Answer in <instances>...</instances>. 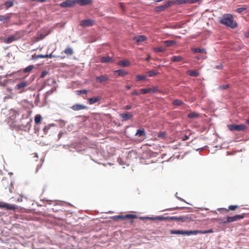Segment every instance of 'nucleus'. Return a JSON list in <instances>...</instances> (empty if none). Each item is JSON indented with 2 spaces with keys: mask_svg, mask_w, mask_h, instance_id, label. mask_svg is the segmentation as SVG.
Returning <instances> with one entry per match:
<instances>
[{
  "mask_svg": "<svg viewBox=\"0 0 249 249\" xmlns=\"http://www.w3.org/2000/svg\"><path fill=\"white\" fill-rule=\"evenodd\" d=\"M0 208H5L7 210H15L17 209V206L15 204L1 203H0Z\"/></svg>",
  "mask_w": 249,
  "mask_h": 249,
  "instance_id": "obj_11",
  "label": "nucleus"
},
{
  "mask_svg": "<svg viewBox=\"0 0 249 249\" xmlns=\"http://www.w3.org/2000/svg\"><path fill=\"white\" fill-rule=\"evenodd\" d=\"M38 170V166H37V169H36V172H37Z\"/></svg>",
  "mask_w": 249,
  "mask_h": 249,
  "instance_id": "obj_64",
  "label": "nucleus"
},
{
  "mask_svg": "<svg viewBox=\"0 0 249 249\" xmlns=\"http://www.w3.org/2000/svg\"><path fill=\"white\" fill-rule=\"evenodd\" d=\"M42 117L40 115L37 114L35 117V122L36 124H38L41 123Z\"/></svg>",
  "mask_w": 249,
  "mask_h": 249,
  "instance_id": "obj_34",
  "label": "nucleus"
},
{
  "mask_svg": "<svg viewBox=\"0 0 249 249\" xmlns=\"http://www.w3.org/2000/svg\"><path fill=\"white\" fill-rule=\"evenodd\" d=\"M186 231H182V230H171L170 233L171 234H186Z\"/></svg>",
  "mask_w": 249,
  "mask_h": 249,
  "instance_id": "obj_27",
  "label": "nucleus"
},
{
  "mask_svg": "<svg viewBox=\"0 0 249 249\" xmlns=\"http://www.w3.org/2000/svg\"><path fill=\"white\" fill-rule=\"evenodd\" d=\"M163 218L164 220H175L177 221H181L182 222H186L189 219V217L187 216H167L165 217H163Z\"/></svg>",
  "mask_w": 249,
  "mask_h": 249,
  "instance_id": "obj_6",
  "label": "nucleus"
},
{
  "mask_svg": "<svg viewBox=\"0 0 249 249\" xmlns=\"http://www.w3.org/2000/svg\"><path fill=\"white\" fill-rule=\"evenodd\" d=\"M44 56H46L47 57H46L45 58H52L53 57L52 54H45L44 55Z\"/></svg>",
  "mask_w": 249,
  "mask_h": 249,
  "instance_id": "obj_56",
  "label": "nucleus"
},
{
  "mask_svg": "<svg viewBox=\"0 0 249 249\" xmlns=\"http://www.w3.org/2000/svg\"><path fill=\"white\" fill-rule=\"evenodd\" d=\"M14 3L12 1H7L5 3V6L6 8H9L13 5Z\"/></svg>",
  "mask_w": 249,
  "mask_h": 249,
  "instance_id": "obj_45",
  "label": "nucleus"
},
{
  "mask_svg": "<svg viewBox=\"0 0 249 249\" xmlns=\"http://www.w3.org/2000/svg\"><path fill=\"white\" fill-rule=\"evenodd\" d=\"M22 201V199L21 198H19L17 200V201H18V202H21Z\"/></svg>",
  "mask_w": 249,
  "mask_h": 249,
  "instance_id": "obj_59",
  "label": "nucleus"
},
{
  "mask_svg": "<svg viewBox=\"0 0 249 249\" xmlns=\"http://www.w3.org/2000/svg\"><path fill=\"white\" fill-rule=\"evenodd\" d=\"M166 51V49L164 47H156L154 49V51L156 53H163L165 52Z\"/></svg>",
  "mask_w": 249,
  "mask_h": 249,
  "instance_id": "obj_33",
  "label": "nucleus"
},
{
  "mask_svg": "<svg viewBox=\"0 0 249 249\" xmlns=\"http://www.w3.org/2000/svg\"><path fill=\"white\" fill-rule=\"evenodd\" d=\"M196 59L198 60V59H199L200 57H199V56H196Z\"/></svg>",
  "mask_w": 249,
  "mask_h": 249,
  "instance_id": "obj_63",
  "label": "nucleus"
},
{
  "mask_svg": "<svg viewBox=\"0 0 249 249\" xmlns=\"http://www.w3.org/2000/svg\"><path fill=\"white\" fill-rule=\"evenodd\" d=\"M131 107H132L131 106L127 105L124 107V109H125L126 110H129L131 108Z\"/></svg>",
  "mask_w": 249,
  "mask_h": 249,
  "instance_id": "obj_54",
  "label": "nucleus"
},
{
  "mask_svg": "<svg viewBox=\"0 0 249 249\" xmlns=\"http://www.w3.org/2000/svg\"><path fill=\"white\" fill-rule=\"evenodd\" d=\"M186 73L190 76L197 77L199 75V72L196 70H189Z\"/></svg>",
  "mask_w": 249,
  "mask_h": 249,
  "instance_id": "obj_23",
  "label": "nucleus"
},
{
  "mask_svg": "<svg viewBox=\"0 0 249 249\" xmlns=\"http://www.w3.org/2000/svg\"><path fill=\"white\" fill-rule=\"evenodd\" d=\"M146 39V37L143 35H140L136 36H135L133 38L134 40L136 41L137 42H142L145 41Z\"/></svg>",
  "mask_w": 249,
  "mask_h": 249,
  "instance_id": "obj_20",
  "label": "nucleus"
},
{
  "mask_svg": "<svg viewBox=\"0 0 249 249\" xmlns=\"http://www.w3.org/2000/svg\"><path fill=\"white\" fill-rule=\"evenodd\" d=\"M125 88H126V89L127 90H128V89H130L131 86H125Z\"/></svg>",
  "mask_w": 249,
  "mask_h": 249,
  "instance_id": "obj_57",
  "label": "nucleus"
},
{
  "mask_svg": "<svg viewBox=\"0 0 249 249\" xmlns=\"http://www.w3.org/2000/svg\"><path fill=\"white\" fill-rule=\"evenodd\" d=\"M199 114L196 112H192L188 114V117L189 118H197Z\"/></svg>",
  "mask_w": 249,
  "mask_h": 249,
  "instance_id": "obj_30",
  "label": "nucleus"
},
{
  "mask_svg": "<svg viewBox=\"0 0 249 249\" xmlns=\"http://www.w3.org/2000/svg\"><path fill=\"white\" fill-rule=\"evenodd\" d=\"M132 95H139V93L137 90H135L132 93Z\"/></svg>",
  "mask_w": 249,
  "mask_h": 249,
  "instance_id": "obj_53",
  "label": "nucleus"
},
{
  "mask_svg": "<svg viewBox=\"0 0 249 249\" xmlns=\"http://www.w3.org/2000/svg\"><path fill=\"white\" fill-rule=\"evenodd\" d=\"M229 88V85H228V84L223 85L219 86L218 87V89H219L220 90H225V89H227Z\"/></svg>",
  "mask_w": 249,
  "mask_h": 249,
  "instance_id": "obj_44",
  "label": "nucleus"
},
{
  "mask_svg": "<svg viewBox=\"0 0 249 249\" xmlns=\"http://www.w3.org/2000/svg\"><path fill=\"white\" fill-rule=\"evenodd\" d=\"M245 214L242 213L240 214H236L233 216H228L226 221L224 222V223H231L234 221H238L240 219H243L245 217Z\"/></svg>",
  "mask_w": 249,
  "mask_h": 249,
  "instance_id": "obj_5",
  "label": "nucleus"
},
{
  "mask_svg": "<svg viewBox=\"0 0 249 249\" xmlns=\"http://www.w3.org/2000/svg\"><path fill=\"white\" fill-rule=\"evenodd\" d=\"M184 209V207H175V208H169V209H167L166 210H170V211L175 210H183Z\"/></svg>",
  "mask_w": 249,
  "mask_h": 249,
  "instance_id": "obj_48",
  "label": "nucleus"
},
{
  "mask_svg": "<svg viewBox=\"0 0 249 249\" xmlns=\"http://www.w3.org/2000/svg\"><path fill=\"white\" fill-rule=\"evenodd\" d=\"M246 123L249 124V118L246 121Z\"/></svg>",
  "mask_w": 249,
  "mask_h": 249,
  "instance_id": "obj_62",
  "label": "nucleus"
},
{
  "mask_svg": "<svg viewBox=\"0 0 249 249\" xmlns=\"http://www.w3.org/2000/svg\"><path fill=\"white\" fill-rule=\"evenodd\" d=\"M46 57H47V56H44L43 54H38V55H36V54H35L34 55H32V59L35 60V59H38V58H44Z\"/></svg>",
  "mask_w": 249,
  "mask_h": 249,
  "instance_id": "obj_36",
  "label": "nucleus"
},
{
  "mask_svg": "<svg viewBox=\"0 0 249 249\" xmlns=\"http://www.w3.org/2000/svg\"><path fill=\"white\" fill-rule=\"evenodd\" d=\"M101 98L100 96L92 97L88 99L89 103L90 105L96 103L99 101Z\"/></svg>",
  "mask_w": 249,
  "mask_h": 249,
  "instance_id": "obj_21",
  "label": "nucleus"
},
{
  "mask_svg": "<svg viewBox=\"0 0 249 249\" xmlns=\"http://www.w3.org/2000/svg\"><path fill=\"white\" fill-rule=\"evenodd\" d=\"M114 73L118 76L124 77L128 74V72L123 70H118L114 71Z\"/></svg>",
  "mask_w": 249,
  "mask_h": 249,
  "instance_id": "obj_22",
  "label": "nucleus"
},
{
  "mask_svg": "<svg viewBox=\"0 0 249 249\" xmlns=\"http://www.w3.org/2000/svg\"><path fill=\"white\" fill-rule=\"evenodd\" d=\"M48 73L47 71H43L40 75V78H44Z\"/></svg>",
  "mask_w": 249,
  "mask_h": 249,
  "instance_id": "obj_49",
  "label": "nucleus"
},
{
  "mask_svg": "<svg viewBox=\"0 0 249 249\" xmlns=\"http://www.w3.org/2000/svg\"><path fill=\"white\" fill-rule=\"evenodd\" d=\"M24 31L22 30L16 31L14 34L6 38L4 42L7 44L11 43L12 42L19 40L24 36Z\"/></svg>",
  "mask_w": 249,
  "mask_h": 249,
  "instance_id": "obj_2",
  "label": "nucleus"
},
{
  "mask_svg": "<svg viewBox=\"0 0 249 249\" xmlns=\"http://www.w3.org/2000/svg\"><path fill=\"white\" fill-rule=\"evenodd\" d=\"M173 104L175 106H180L183 104V102L181 100L176 99L173 102Z\"/></svg>",
  "mask_w": 249,
  "mask_h": 249,
  "instance_id": "obj_39",
  "label": "nucleus"
},
{
  "mask_svg": "<svg viewBox=\"0 0 249 249\" xmlns=\"http://www.w3.org/2000/svg\"><path fill=\"white\" fill-rule=\"evenodd\" d=\"M229 129L231 131H243L247 129L246 125L243 124H230L228 125Z\"/></svg>",
  "mask_w": 249,
  "mask_h": 249,
  "instance_id": "obj_7",
  "label": "nucleus"
},
{
  "mask_svg": "<svg viewBox=\"0 0 249 249\" xmlns=\"http://www.w3.org/2000/svg\"><path fill=\"white\" fill-rule=\"evenodd\" d=\"M29 84V83L26 80L19 81L15 86L14 90L18 93H22L27 90Z\"/></svg>",
  "mask_w": 249,
  "mask_h": 249,
  "instance_id": "obj_3",
  "label": "nucleus"
},
{
  "mask_svg": "<svg viewBox=\"0 0 249 249\" xmlns=\"http://www.w3.org/2000/svg\"><path fill=\"white\" fill-rule=\"evenodd\" d=\"M172 2H173V4H177L178 5L189 3L188 0H176L175 1H172Z\"/></svg>",
  "mask_w": 249,
  "mask_h": 249,
  "instance_id": "obj_28",
  "label": "nucleus"
},
{
  "mask_svg": "<svg viewBox=\"0 0 249 249\" xmlns=\"http://www.w3.org/2000/svg\"><path fill=\"white\" fill-rule=\"evenodd\" d=\"M137 218V216L136 215L131 214H126L125 215H115V216H113L111 217L112 219H113L116 221H117L119 219H121V220H124L126 219H130V220H131V223L133 222V221L134 219H136Z\"/></svg>",
  "mask_w": 249,
  "mask_h": 249,
  "instance_id": "obj_4",
  "label": "nucleus"
},
{
  "mask_svg": "<svg viewBox=\"0 0 249 249\" xmlns=\"http://www.w3.org/2000/svg\"><path fill=\"white\" fill-rule=\"evenodd\" d=\"M71 109H72L74 111H79L81 110H84L87 109L88 107L87 106L80 104H76L73 105L71 107Z\"/></svg>",
  "mask_w": 249,
  "mask_h": 249,
  "instance_id": "obj_14",
  "label": "nucleus"
},
{
  "mask_svg": "<svg viewBox=\"0 0 249 249\" xmlns=\"http://www.w3.org/2000/svg\"><path fill=\"white\" fill-rule=\"evenodd\" d=\"M49 129V127H48L47 126H45L43 128V131L44 132L45 134H46Z\"/></svg>",
  "mask_w": 249,
  "mask_h": 249,
  "instance_id": "obj_52",
  "label": "nucleus"
},
{
  "mask_svg": "<svg viewBox=\"0 0 249 249\" xmlns=\"http://www.w3.org/2000/svg\"><path fill=\"white\" fill-rule=\"evenodd\" d=\"M120 116L122 118L123 121H126L130 119L132 117L133 115L131 113L127 112L120 114Z\"/></svg>",
  "mask_w": 249,
  "mask_h": 249,
  "instance_id": "obj_15",
  "label": "nucleus"
},
{
  "mask_svg": "<svg viewBox=\"0 0 249 249\" xmlns=\"http://www.w3.org/2000/svg\"><path fill=\"white\" fill-rule=\"evenodd\" d=\"M213 232V230L212 229L208 231H202V234H205L207 233H211Z\"/></svg>",
  "mask_w": 249,
  "mask_h": 249,
  "instance_id": "obj_51",
  "label": "nucleus"
},
{
  "mask_svg": "<svg viewBox=\"0 0 249 249\" xmlns=\"http://www.w3.org/2000/svg\"><path fill=\"white\" fill-rule=\"evenodd\" d=\"M64 53L67 55H71L73 54V51L71 48L68 47L64 50Z\"/></svg>",
  "mask_w": 249,
  "mask_h": 249,
  "instance_id": "obj_37",
  "label": "nucleus"
},
{
  "mask_svg": "<svg viewBox=\"0 0 249 249\" xmlns=\"http://www.w3.org/2000/svg\"><path fill=\"white\" fill-rule=\"evenodd\" d=\"M198 233L202 234V231H186V235H190L191 234H197Z\"/></svg>",
  "mask_w": 249,
  "mask_h": 249,
  "instance_id": "obj_26",
  "label": "nucleus"
},
{
  "mask_svg": "<svg viewBox=\"0 0 249 249\" xmlns=\"http://www.w3.org/2000/svg\"><path fill=\"white\" fill-rule=\"evenodd\" d=\"M148 76L150 77L156 76L158 74V72L152 70L147 72Z\"/></svg>",
  "mask_w": 249,
  "mask_h": 249,
  "instance_id": "obj_41",
  "label": "nucleus"
},
{
  "mask_svg": "<svg viewBox=\"0 0 249 249\" xmlns=\"http://www.w3.org/2000/svg\"><path fill=\"white\" fill-rule=\"evenodd\" d=\"M0 208H5L7 210H15L17 209V206L15 204L1 203H0Z\"/></svg>",
  "mask_w": 249,
  "mask_h": 249,
  "instance_id": "obj_12",
  "label": "nucleus"
},
{
  "mask_svg": "<svg viewBox=\"0 0 249 249\" xmlns=\"http://www.w3.org/2000/svg\"><path fill=\"white\" fill-rule=\"evenodd\" d=\"M188 136H185L183 138V140H184V141L186 140H187V139H188Z\"/></svg>",
  "mask_w": 249,
  "mask_h": 249,
  "instance_id": "obj_58",
  "label": "nucleus"
},
{
  "mask_svg": "<svg viewBox=\"0 0 249 249\" xmlns=\"http://www.w3.org/2000/svg\"><path fill=\"white\" fill-rule=\"evenodd\" d=\"M183 59V57L181 56H173L171 58V61L172 62H180L182 61Z\"/></svg>",
  "mask_w": 249,
  "mask_h": 249,
  "instance_id": "obj_25",
  "label": "nucleus"
},
{
  "mask_svg": "<svg viewBox=\"0 0 249 249\" xmlns=\"http://www.w3.org/2000/svg\"><path fill=\"white\" fill-rule=\"evenodd\" d=\"M245 36L247 38H249V31L244 33Z\"/></svg>",
  "mask_w": 249,
  "mask_h": 249,
  "instance_id": "obj_55",
  "label": "nucleus"
},
{
  "mask_svg": "<svg viewBox=\"0 0 249 249\" xmlns=\"http://www.w3.org/2000/svg\"><path fill=\"white\" fill-rule=\"evenodd\" d=\"M164 44L166 47H169L175 44V42L172 40H166L164 41Z\"/></svg>",
  "mask_w": 249,
  "mask_h": 249,
  "instance_id": "obj_38",
  "label": "nucleus"
},
{
  "mask_svg": "<svg viewBox=\"0 0 249 249\" xmlns=\"http://www.w3.org/2000/svg\"><path fill=\"white\" fill-rule=\"evenodd\" d=\"M95 24V21L91 19H87L83 20L80 22V26L86 27L92 26Z\"/></svg>",
  "mask_w": 249,
  "mask_h": 249,
  "instance_id": "obj_10",
  "label": "nucleus"
},
{
  "mask_svg": "<svg viewBox=\"0 0 249 249\" xmlns=\"http://www.w3.org/2000/svg\"><path fill=\"white\" fill-rule=\"evenodd\" d=\"M118 65L122 67H129L131 65V62L128 60H123L120 61Z\"/></svg>",
  "mask_w": 249,
  "mask_h": 249,
  "instance_id": "obj_18",
  "label": "nucleus"
},
{
  "mask_svg": "<svg viewBox=\"0 0 249 249\" xmlns=\"http://www.w3.org/2000/svg\"><path fill=\"white\" fill-rule=\"evenodd\" d=\"M145 135V134L144 133V129H138L136 134V136H138L139 137Z\"/></svg>",
  "mask_w": 249,
  "mask_h": 249,
  "instance_id": "obj_40",
  "label": "nucleus"
},
{
  "mask_svg": "<svg viewBox=\"0 0 249 249\" xmlns=\"http://www.w3.org/2000/svg\"><path fill=\"white\" fill-rule=\"evenodd\" d=\"M75 4V1L71 0H66L64 2L60 3V6L63 8L72 7Z\"/></svg>",
  "mask_w": 249,
  "mask_h": 249,
  "instance_id": "obj_13",
  "label": "nucleus"
},
{
  "mask_svg": "<svg viewBox=\"0 0 249 249\" xmlns=\"http://www.w3.org/2000/svg\"><path fill=\"white\" fill-rule=\"evenodd\" d=\"M34 158H38V156H37V154H35V155H34Z\"/></svg>",
  "mask_w": 249,
  "mask_h": 249,
  "instance_id": "obj_61",
  "label": "nucleus"
},
{
  "mask_svg": "<svg viewBox=\"0 0 249 249\" xmlns=\"http://www.w3.org/2000/svg\"><path fill=\"white\" fill-rule=\"evenodd\" d=\"M100 61L102 63H108V62H113V60L111 57H110L108 56H103V57H101Z\"/></svg>",
  "mask_w": 249,
  "mask_h": 249,
  "instance_id": "obj_24",
  "label": "nucleus"
},
{
  "mask_svg": "<svg viewBox=\"0 0 249 249\" xmlns=\"http://www.w3.org/2000/svg\"><path fill=\"white\" fill-rule=\"evenodd\" d=\"M192 51L194 53H206L205 50L203 48H194L192 49Z\"/></svg>",
  "mask_w": 249,
  "mask_h": 249,
  "instance_id": "obj_31",
  "label": "nucleus"
},
{
  "mask_svg": "<svg viewBox=\"0 0 249 249\" xmlns=\"http://www.w3.org/2000/svg\"><path fill=\"white\" fill-rule=\"evenodd\" d=\"M74 1L75 3H78L82 6L89 5L92 2V0H75Z\"/></svg>",
  "mask_w": 249,
  "mask_h": 249,
  "instance_id": "obj_17",
  "label": "nucleus"
},
{
  "mask_svg": "<svg viewBox=\"0 0 249 249\" xmlns=\"http://www.w3.org/2000/svg\"><path fill=\"white\" fill-rule=\"evenodd\" d=\"M95 80L97 83H101L108 81L109 80V77L107 75H103L96 77Z\"/></svg>",
  "mask_w": 249,
  "mask_h": 249,
  "instance_id": "obj_16",
  "label": "nucleus"
},
{
  "mask_svg": "<svg viewBox=\"0 0 249 249\" xmlns=\"http://www.w3.org/2000/svg\"><path fill=\"white\" fill-rule=\"evenodd\" d=\"M141 219H150V220H158L160 221L164 220L163 216H158L156 217H141L140 218Z\"/></svg>",
  "mask_w": 249,
  "mask_h": 249,
  "instance_id": "obj_19",
  "label": "nucleus"
},
{
  "mask_svg": "<svg viewBox=\"0 0 249 249\" xmlns=\"http://www.w3.org/2000/svg\"><path fill=\"white\" fill-rule=\"evenodd\" d=\"M11 18V14L6 15H0V21H5L8 20Z\"/></svg>",
  "mask_w": 249,
  "mask_h": 249,
  "instance_id": "obj_29",
  "label": "nucleus"
},
{
  "mask_svg": "<svg viewBox=\"0 0 249 249\" xmlns=\"http://www.w3.org/2000/svg\"><path fill=\"white\" fill-rule=\"evenodd\" d=\"M34 68V66L33 65H31L27 67L26 68L24 69L23 70V72L25 73L30 72Z\"/></svg>",
  "mask_w": 249,
  "mask_h": 249,
  "instance_id": "obj_32",
  "label": "nucleus"
},
{
  "mask_svg": "<svg viewBox=\"0 0 249 249\" xmlns=\"http://www.w3.org/2000/svg\"><path fill=\"white\" fill-rule=\"evenodd\" d=\"M136 78L137 81H142L144 80L146 78V76L142 75H138L136 76Z\"/></svg>",
  "mask_w": 249,
  "mask_h": 249,
  "instance_id": "obj_43",
  "label": "nucleus"
},
{
  "mask_svg": "<svg viewBox=\"0 0 249 249\" xmlns=\"http://www.w3.org/2000/svg\"><path fill=\"white\" fill-rule=\"evenodd\" d=\"M76 92L77 95H80L81 94H87L88 93V90L86 89L77 90L76 91Z\"/></svg>",
  "mask_w": 249,
  "mask_h": 249,
  "instance_id": "obj_42",
  "label": "nucleus"
},
{
  "mask_svg": "<svg viewBox=\"0 0 249 249\" xmlns=\"http://www.w3.org/2000/svg\"><path fill=\"white\" fill-rule=\"evenodd\" d=\"M165 136L166 133L165 132H160L157 135V136L160 138H164Z\"/></svg>",
  "mask_w": 249,
  "mask_h": 249,
  "instance_id": "obj_46",
  "label": "nucleus"
},
{
  "mask_svg": "<svg viewBox=\"0 0 249 249\" xmlns=\"http://www.w3.org/2000/svg\"><path fill=\"white\" fill-rule=\"evenodd\" d=\"M247 8L246 7H241V8H237L236 10V12H237V13H242V12L246 10Z\"/></svg>",
  "mask_w": 249,
  "mask_h": 249,
  "instance_id": "obj_47",
  "label": "nucleus"
},
{
  "mask_svg": "<svg viewBox=\"0 0 249 249\" xmlns=\"http://www.w3.org/2000/svg\"><path fill=\"white\" fill-rule=\"evenodd\" d=\"M140 90L142 93L144 94L147 93H156L159 92L160 91L158 87L157 86H155L148 89H141Z\"/></svg>",
  "mask_w": 249,
  "mask_h": 249,
  "instance_id": "obj_8",
  "label": "nucleus"
},
{
  "mask_svg": "<svg viewBox=\"0 0 249 249\" xmlns=\"http://www.w3.org/2000/svg\"><path fill=\"white\" fill-rule=\"evenodd\" d=\"M238 208V206L235 205H230L229 206L228 209H224L227 212H229V211H235L237 208Z\"/></svg>",
  "mask_w": 249,
  "mask_h": 249,
  "instance_id": "obj_35",
  "label": "nucleus"
},
{
  "mask_svg": "<svg viewBox=\"0 0 249 249\" xmlns=\"http://www.w3.org/2000/svg\"><path fill=\"white\" fill-rule=\"evenodd\" d=\"M172 5H173V2H172V0H169L167 1L164 5L156 7V10L157 12L164 11L169 7L171 6Z\"/></svg>",
  "mask_w": 249,
  "mask_h": 249,
  "instance_id": "obj_9",
  "label": "nucleus"
},
{
  "mask_svg": "<svg viewBox=\"0 0 249 249\" xmlns=\"http://www.w3.org/2000/svg\"><path fill=\"white\" fill-rule=\"evenodd\" d=\"M219 22L232 29L237 27V23L234 21L233 16L231 14H224L219 19Z\"/></svg>",
  "mask_w": 249,
  "mask_h": 249,
  "instance_id": "obj_1",
  "label": "nucleus"
},
{
  "mask_svg": "<svg viewBox=\"0 0 249 249\" xmlns=\"http://www.w3.org/2000/svg\"><path fill=\"white\" fill-rule=\"evenodd\" d=\"M202 0H188V2L190 4L195 3L201 1Z\"/></svg>",
  "mask_w": 249,
  "mask_h": 249,
  "instance_id": "obj_50",
  "label": "nucleus"
},
{
  "mask_svg": "<svg viewBox=\"0 0 249 249\" xmlns=\"http://www.w3.org/2000/svg\"><path fill=\"white\" fill-rule=\"evenodd\" d=\"M120 7H121L123 9V10H124V6H123V4L121 3L120 4Z\"/></svg>",
  "mask_w": 249,
  "mask_h": 249,
  "instance_id": "obj_60",
  "label": "nucleus"
}]
</instances>
